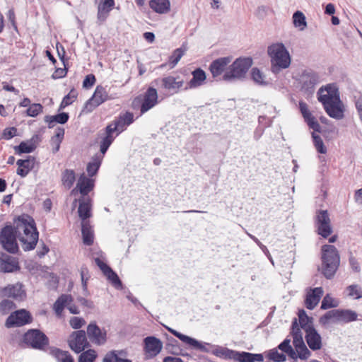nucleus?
<instances>
[{
  "mask_svg": "<svg viewBox=\"0 0 362 362\" xmlns=\"http://www.w3.org/2000/svg\"><path fill=\"white\" fill-rule=\"evenodd\" d=\"M14 225L23 250L24 251L34 250L39 238V233L34 218L23 214L14 220Z\"/></svg>",
  "mask_w": 362,
  "mask_h": 362,
  "instance_id": "nucleus-1",
  "label": "nucleus"
},
{
  "mask_svg": "<svg viewBox=\"0 0 362 362\" xmlns=\"http://www.w3.org/2000/svg\"><path fill=\"white\" fill-rule=\"evenodd\" d=\"M321 261L318 270L326 279H332L340 264L339 254L335 246L332 245L322 246Z\"/></svg>",
  "mask_w": 362,
  "mask_h": 362,
  "instance_id": "nucleus-2",
  "label": "nucleus"
},
{
  "mask_svg": "<svg viewBox=\"0 0 362 362\" xmlns=\"http://www.w3.org/2000/svg\"><path fill=\"white\" fill-rule=\"evenodd\" d=\"M252 65L250 57H239L236 59L222 76L225 81H233L245 78L247 71Z\"/></svg>",
  "mask_w": 362,
  "mask_h": 362,
  "instance_id": "nucleus-3",
  "label": "nucleus"
},
{
  "mask_svg": "<svg viewBox=\"0 0 362 362\" xmlns=\"http://www.w3.org/2000/svg\"><path fill=\"white\" fill-rule=\"evenodd\" d=\"M291 64V56L285 47L280 43H273V74H278L288 69Z\"/></svg>",
  "mask_w": 362,
  "mask_h": 362,
  "instance_id": "nucleus-4",
  "label": "nucleus"
},
{
  "mask_svg": "<svg viewBox=\"0 0 362 362\" xmlns=\"http://www.w3.org/2000/svg\"><path fill=\"white\" fill-rule=\"evenodd\" d=\"M357 313L351 310L335 309L321 316L319 322L323 326L328 325L331 320L334 322L348 323L357 320Z\"/></svg>",
  "mask_w": 362,
  "mask_h": 362,
  "instance_id": "nucleus-5",
  "label": "nucleus"
},
{
  "mask_svg": "<svg viewBox=\"0 0 362 362\" xmlns=\"http://www.w3.org/2000/svg\"><path fill=\"white\" fill-rule=\"evenodd\" d=\"M15 225H6L0 231V243L2 247L11 254L17 253L18 245L16 239L18 238L16 232Z\"/></svg>",
  "mask_w": 362,
  "mask_h": 362,
  "instance_id": "nucleus-6",
  "label": "nucleus"
},
{
  "mask_svg": "<svg viewBox=\"0 0 362 362\" xmlns=\"http://www.w3.org/2000/svg\"><path fill=\"white\" fill-rule=\"evenodd\" d=\"M23 341L28 346L37 350H45L49 343L47 335L37 329H28L23 334Z\"/></svg>",
  "mask_w": 362,
  "mask_h": 362,
  "instance_id": "nucleus-7",
  "label": "nucleus"
},
{
  "mask_svg": "<svg viewBox=\"0 0 362 362\" xmlns=\"http://www.w3.org/2000/svg\"><path fill=\"white\" fill-rule=\"evenodd\" d=\"M315 226L318 235L327 238L332 233L331 220L327 210H318L314 218Z\"/></svg>",
  "mask_w": 362,
  "mask_h": 362,
  "instance_id": "nucleus-8",
  "label": "nucleus"
},
{
  "mask_svg": "<svg viewBox=\"0 0 362 362\" xmlns=\"http://www.w3.org/2000/svg\"><path fill=\"white\" fill-rule=\"evenodd\" d=\"M158 92L153 87H149L144 95L136 97L133 104H140V111L144 114L153 108L158 103Z\"/></svg>",
  "mask_w": 362,
  "mask_h": 362,
  "instance_id": "nucleus-9",
  "label": "nucleus"
},
{
  "mask_svg": "<svg viewBox=\"0 0 362 362\" xmlns=\"http://www.w3.org/2000/svg\"><path fill=\"white\" fill-rule=\"evenodd\" d=\"M33 322L30 313L25 309L16 310L10 314L5 322L7 328L22 327Z\"/></svg>",
  "mask_w": 362,
  "mask_h": 362,
  "instance_id": "nucleus-10",
  "label": "nucleus"
},
{
  "mask_svg": "<svg viewBox=\"0 0 362 362\" xmlns=\"http://www.w3.org/2000/svg\"><path fill=\"white\" fill-rule=\"evenodd\" d=\"M84 330L80 329L73 332L68 339L70 349L76 354H79L90 346Z\"/></svg>",
  "mask_w": 362,
  "mask_h": 362,
  "instance_id": "nucleus-11",
  "label": "nucleus"
},
{
  "mask_svg": "<svg viewBox=\"0 0 362 362\" xmlns=\"http://www.w3.org/2000/svg\"><path fill=\"white\" fill-rule=\"evenodd\" d=\"M165 329L170 332L172 334H173L175 337H177L180 340H181L185 344H187L188 346H191L192 348L199 350L202 352L205 353H209L211 352L212 350L210 349V348H214V346L209 343H202L197 340L196 339H194L192 337H190L189 336H187L185 334H183L179 332H177L175 329H173L171 327L165 326Z\"/></svg>",
  "mask_w": 362,
  "mask_h": 362,
  "instance_id": "nucleus-12",
  "label": "nucleus"
},
{
  "mask_svg": "<svg viewBox=\"0 0 362 362\" xmlns=\"http://www.w3.org/2000/svg\"><path fill=\"white\" fill-rule=\"evenodd\" d=\"M112 98L109 96L107 92L102 86H98L92 97L86 103L83 111L91 112L95 108Z\"/></svg>",
  "mask_w": 362,
  "mask_h": 362,
  "instance_id": "nucleus-13",
  "label": "nucleus"
},
{
  "mask_svg": "<svg viewBox=\"0 0 362 362\" xmlns=\"http://www.w3.org/2000/svg\"><path fill=\"white\" fill-rule=\"evenodd\" d=\"M153 83L159 86L160 88L168 90L170 94L177 93L184 86V81L180 77L167 76L161 78L154 80Z\"/></svg>",
  "mask_w": 362,
  "mask_h": 362,
  "instance_id": "nucleus-14",
  "label": "nucleus"
},
{
  "mask_svg": "<svg viewBox=\"0 0 362 362\" xmlns=\"http://www.w3.org/2000/svg\"><path fill=\"white\" fill-rule=\"evenodd\" d=\"M87 336L89 340L98 346L104 345L107 341V332L100 329L95 322H91L87 327Z\"/></svg>",
  "mask_w": 362,
  "mask_h": 362,
  "instance_id": "nucleus-15",
  "label": "nucleus"
},
{
  "mask_svg": "<svg viewBox=\"0 0 362 362\" xmlns=\"http://www.w3.org/2000/svg\"><path fill=\"white\" fill-rule=\"evenodd\" d=\"M317 99L323 106L329 103L340 99L338 89L333 85L329 84L325 88L322 87L317 91Z\"/></svg>",
  "mask_w": 362,
  "mask_h": 362,
  "instance_id": "nucleus-16",
  "label": "nucleus"
},
{
  "mask_svg": "<svg viewBox=\"0 0 362 362\" xmlns=\"http://www.w3.org/2000/svg\"><path fill=\"white\" fill-rule=\"evenodd\" d=\"M1 295L4 297L12 298L16 300L22 301L26 298V293L21 283L9 284L1 291Z\"/></svg>",
  "mask_w": 362,
  "mask_h": 362,
  "instance_id": "nucleus-17",
  "label": "nucleus"
},
{
  "mask_svg": "<svg viewBox=\"0 0 362 362\" xmlns=\"http://www.w3.org/2000/svg\"><path fill=\"white\" fill-rule=\"evenodd\" d=\"M21 269L18 260L5 252H0V272L11 273L19 271Z\"/></svg>",
  "mask_w": 362,
  "mask_h": 362,
  "instance_id": "nucleus-18",
  "label": "nucleus"
},
{
  "mask_svg": "<svg viewBox=\"0 0 362 362\" xmlns=\"http://www.w3.org/2000/svg\"><path fill=\"white\" fill-rule=\"evenodd\" d=\"M95 262L117 289L122 288V283L118 275L106 263L99 257L95 258Z\"/></svg>",
  "mask_w": 362,
  "mask_h": 362,
  "instance_id": "nucleus-19",
  "label": "nucleus"
},
{
  "mask_svg": "<svg viewBox=\"0 0 362 362\" xmlns=\"http://www.w3.org/2000/svg\"><path fill=\"white\" fill-rule=\"evenodd\" d=\"M232 57H219L214 60L209 65V71L213 76L216 78L226 71L227 66L230 63Z\"/></svg>",
  "mask_w": 362,
  "mask_h": 362,
  "instance_id": "nucleus-20",
  "label": "nucleus"
},
{
  "mask_svg": "<svg viewBox=\"0 0 362 362\" xmlns=\"http://www.w3.org/2000/svg\"><path fill=\"white\" fill-rule=\"evenodd\" d=\"M144 350L148 358L156 356L163 348L162 341L153 336L144 339Z\"/></svg>",
  "mask_w": 362,
  "mask_h": 362,
  "instance_id": "nucleus-21",
  "label": "nucleus"
},
{
  "mask_svg": "<svg viewBox=\"0 0 362 362\" xmlns=\"http://www.w3.org/2000/svg\"><path fill=\"white\" fill-rule=\"evenodd\" d=\"M319 83V76L313 71H305L302 75V90L308 94L314 92L315 86Z\"/></svg>",
  "mask_w": 362,
  "mask_h": 362,
  "instance_id": "nucleus-22",
  "label": "nucleus"
},
{
  "mask_svg": "<svg viewBox=\"0 0 362 362\" xmlns=\"http://www.w3.org/2000/svg\"><path fill=\"white\" fill-rule=\"evenodd\" d=\"M305 332V341L313 351L320 350L322 348V337L315 328L310 329Z\"/></svg>",
  "mask_w": 362,
  "mask_h": 362,
  "instance_id": "nucleus-23",
  "label": "nucleus"
},
{
  "mask_svg": "<svg viewBox=\"0 0 362 362\" xmlns=\"http://www.w3.org/2000/svg\"><path fill=\"white\" fill-rule=\"evenodd\" d=\"M192 78L187 83L184 90L193 89L202 86L206 79V72L201 68H197L192 72Z\"/></svg>",
  "mask_w": 362,
  "mask_h": 362,
  "instance_id": "nucleus-24",
  "label": "nucleus"
},
{
  "mask_svg": "<svg viewBox=\"0 0 362 362\" xmlns=\"http://www.w3.org/2000/svg\"><path fill=\"white\" fill-rule=\"evenodd\" d=\"M327 115L334 119H341L344 117V110L340 99L323 106Z\"/></svg>",
  "mask_w": 362,
  "mask_h": 362,
  "instance_id": "nucleus-25",
  "label": "nucleus"
},
{
  "mask_svg": "<svg viewBox=\"0 0 362 362\" xmlns=\"http://www.w3.org/2000/svg\"><path fill=\"white\" fill-rule=\"evenodd\" d=\"M323 289L322 287H317L311 289L306 295L305 304L308 309L313 310L318 304L322 296Z\"/></svg>",
  "mask_w": 362,
  "mask_h": 362,
  "instance_id": "nucleus-26",
  "label": "nucleus"
},
{
  "mask_svg": "<svg viewBox=\"0 0 362 362\" xmlns=\"http://www.w3.org/2000/svg\"><path fill=\"white\" fill-rule=\"evenodd\" d=\"M16 164L18 168L16 173L22 177H25L29 172L34 168L35 164V158L31 156H28L25 160L19 159L17 160Z\"/></svg>",
  "mask_w": 362,
  "mask_h": 362,
  "instance_id": "nucleus-27",
  "label": "nucleus"
},
{
  "mask_svg": "<svg viewBox=\"0 0 362 362\" xmlns=\"http://www.w3.org/2000/svg\"><path fill=\"white\" fill-rule=\"evenodd\" d=\"M114 6V0H102L98 7L97 18L99 24L103 23L106 20Z\"/></svg>",
  "mask_w": 362,
  "mask_h": 362,
  "instance_id": "nucleus-28",
  "label": "nucleus"
},
{
  "mask_svg": "<svg viewBox=\"0 0 362 362\" xmlns=\"http://www.w3.org/2000/svg\"><path fill=\"white\" fill-rule=\"evenodd\" d=\"M38 139L37 135H34L29 141H22L18 146H14V150L17 154L30 153L35 151L37 146L35 141Z\"/></svg>",
  "mask_w": 362,
  "mask_h": 362,
  "instance_id": "nucleus-29",
  "label": "nucleus"
},
{
  "mask_svg": "<svg viewBox=\"0 0 362 362\" xmlns=\"http://www.w3.org/2000/svg\"><path fill=\"white\" fill-rule=\"evenodd\" d=\"M69 119V115L67 112H61L55 115H45L44 121L47 124L49 129L53 128L57 123L60 124H66Z\"/></svg>",
  "mask_w": 362,
  "mask_h": 362,
  "instance_id": "nucleus-30",
  "label": "nucleus"
},
{
  "mask_svg": "<svg viewBox=\"0 0 362 362\" xmlns=\"http://www.w3.org/2000/svg\"><path fill=\"white\" fill-rule=\"evenodd\" d=\"M233 361L238 362L262 361L264 358L261 354H252L249 352H239L235 351Z\"/></svg>",
  "mask_w": 362,
  "mask_h": 362,
  "instance_id": "nucleus-31",
  "label": "nucleus"
},
{
  "mask_svg": "<svg viewBox=\"0 0 362 362\" xmlns=\"http://www.w3.org/2000/svg\"><path fill=\"white\" fill-rule=\"evenodd\" d=\"M93 180L87 177L84 174H82L76 185V188L78 189L80 193L83 196H86L93 189Z\"/></svg>",
  "mask_w": 362,
  "mask_h": 362,
  "instance_id": "nucleus-32",
  "label": "nucleus"
},
{
  "mask_svg": "<svg viewBox=\"0 0 362 362\" xmlns=\"http://www.w3.org/2000/svg\"><path fill=\"white\" fill-rule=\"evenodd\" d=\"M103 159V155H99V153H96L91 158V160L86 166V171L90 177H93L97 174Z\"/></svg>",
  "mask_w": 362,
  "mask_h": 362,
  "instance_id": "nucleus-33",
  "label": "nucleus"
},
{
  "mask_svg": "<svg viewBox=\"0 0 362 362\" xmlns=\"http://www.w3.org/2000/svg\"><path fill=\"white\" fill-rule=\"evenodd\" d=\"M149 6L158 13H166L170 11V4L169 0H151Z\"/></svg>",
  "mask_w": 362,
  "mask_h": 362,
  "instance_id": "nucleus-34",
  "label": "nucleus"
},
{
  "mask_svg": "<svg viewBox=\"0 0 362 362\" xmlns=\"http://www.w3.org/2000/svg\"><path fill=\"white\" fill-rule=\"evenodd\" d=\"M298 325L301 329L307 332L309 328L313 329V318L309 317L303 309L299 310L298 313Z\"/></svg>",
  "mask_w": 362,
  "mask_h": 362,
  "instance_id": "nucleus-35",
  "label": "nucleus"
},
{
  "mask_svg": "<svg viewBox=\"0 0 362 362\" xmlns=\"http://www.w3.org/2000/svg\"><path fill=\"white\" fill-rule=\"evenodd\" d=\"M81 233L83 236V242L86 245L90 246L93 243V232L91 229L89 221H82Z\"/></svg>",
  "mask_w": 362,
  "mask_h": 362,
  "instance_id": "nucleus-36",
  "label": "nucleus"
},
{
  "mask_svg": "<svg viewBox=\"0 0 362 362\" xmlns=\"http://www.w3.org/2000/svg\"><path fill=\"white\" fill-rule=\"evenodd\" d=\"M64 129L63 127H57L55 134L51 138L50 144L52 146V153H56L60 148V144L64 139Z\"/></svg>",
  "mask_w": 362,
  "mask_h": 362,
  "instance_id": "nucleus-37",
  "label": "nucleus"
},
{
  "mask_svg": "<svg viewBox=\"0 0 362 362\" xmlns=\"http://www.w3.org/2000/svg\"><path fill=\"white\" fill-rule=\"evenodd\" d=\"M72 300L71 295L62 294L55 301L53 309L57 315H61L65 306Z\"/></svg>",
  "mask_w": 362,
  "mask_h": 362,
  "instance_id": "nucleus-38",
  "label": "nucleus"
},
{
  "mask_svg": "<svg viewBox=\"0 0 362 362\" xmlns=\"http://www.w3.org/2000/svg\"><path fill=\"white\" fill-rule=\"evenodd\" d=\"M79 206L78 213L80 218L83 221H87L86 219L91 216V205L90 200L85 202L83 199H79Z\"/></svg>",
  "mask_w": 362,
  "mask_h": 362,
  "instance_id": "nucleus-39",
  "label": "nucleus"
},
{
  "mask_svg": "<svg viewBox=\"0 0 362 362\" xmlns=\"http://www.w3.org/2000/svg\"><path fill=\"white\" fill-rule=\"evenodd\" d=\"M291 334L293 337V345L305 343L303 339L301 328L300 327L296 318H294L292 321Z\"/></svg>",
  "mask_w": 362,
  "mask_h": 362,
  "instance_id": "nucleus-40",
  "label": "nucleus"
},
{
  "mask_svg": "<svg viewBox=\"0 0 362 362\" xmlns=\"http://www.w3.org/2000/svg\"><path fill=\"white\" fill-rule=\"evenodd\" d=\"M235 351L230 350L226 347L216 346L212 349L211 353L217 357L223 359H234Z\"/></svg>",
  "mask_w": 362,
  "mask_h": 362,
  "instance_id": "nucleus-41",
  "label": "nucleus"
},
{
  "mask_svg": "<svg viewBox=\"0 0 362 362\" xmlns=\"http://www.w3.org/2000/svg\"><path fill=\"white\" fill-rule=\"evenodd\" d=\"M76 180V174L73 170L66 169L62 175V182L63 185L67 188L70 189Z\"/></svg>",
  "mask_w": 362,
  "mask_h": 362,
  "instance_id": "nucleus-42",
  "label": "nucleus"
},
{
  "mask_svg": "<svg viewBox=\"0 0 362 362\" xmlns=\"http://www.w3.org/2000/svg\"><path fill=\"white\" fill-rule=\"evenodd\" d=\"M185 51L186 49H183L182 47L177 48L173 51V54L169 57V64L171 69L174 68L177 64Z\"/></svg>",
  "mask_w": 362,
  "mask_h": 362,
  "instance_id": "nucleus-43",
  "label": "nucleus"
},
{
  "mask_svg": "<svg viewBox=\"0 0 362 362\" xmlns=\"http://www.w3.org/2000/svg\"><path fill=\"white\" fill-rule=\"evenodd\" d=\"M293 24L301 30L307 26L305 15L300 11H296L293 15Z\"/></svg>",
  "mask_w": 362,
  "mask_h": 362,
  "instance_id": "nucleus-44",
  "label": "nucleus"
},
{
  "mask_svg": "<svg viewBox=\"0 0 362 362\" xmlns=\"http://www.w3.org/2000/svg\"><path fill=\"white\" fill-rule=\"evenodd\" d=\"M296 351L298 358L300 360H307L311 356L310 351L307 348L305 343L293 345Z\"/></svg>",
  "mask_w": 362,
  "mask_h": 362,
  "instance_id": "nucleus-45",
  "label": "nucleus"
},
{
  "mask_svg": "<svg viewBox=\"0 0 362 362\" xmlns=\"http://www.w3.org/2000/svg\"><path fill=\"white\" fill-rule=\"evenodd\" d=\"M303 117L310 129H313L315 132H320L321 127L310 111L303 115Z\"/></svg>",
  "mask_w": 362,
  "mask_h": 362,
  "instance_id": "nucleus-46",
  "label": "nucleus"
},
{
  "mask_svg": "<svg viewBox=\"0 0 362 362\" xmlns=\"http://www.w3.org/2000/svg\"><path fill=\"white\" fill-rule=\"evenodd\" d=\"M97 357V354L93 349H88L81 352L78 362H93Z\"/></svg>",
  "mask_w": 362,
  "mask_h": 362,
  "instance_id": "nucleus-47",
  "label": "nucleus"
},
{
  "mask_svg": "<svg viewBox=\"0 0 362 362\" xmlns=\"http://www.w3.org/2000/svg\"><path fill=\"white\" fill-rule=\"evenodd\" d=\"M338 305V300L333 298L329 294H327L322 300L321 309L327 310L332 308H336Z\"/></svg>",
  "mask_w": 362,
  "mask_h": 362,
  "instance_id": "nucleus-48",
  "label": "nucleus"
},
{
  "mask_svg": "<svg viewBox=\"0 0 362 362\" xmlns=\"http://www.w3.org/2000/svg\"><path fill=\"white\" fill-rule=\"evenodd\" d=\"M312 137L313 139L314 146L317 149V152L323 154L326 153L327 148L325 146L323 141L320 136L316 134L315 132H313Z\"/></svg>",
  "mask_w": 362,
  "mask_h": 362,
  "instance_id": "nucleus-49",
  "label": "nucleus"
},
{
  "mask_svg": "<svg viewBox=\"0 0 362 362\" xmlns=\"http://www.w3.org/2000/svg\"><path fill=\"white\" fill-rule=\"evenodd\" d=\"M16 308L15 303L8 299H4L0 302V313L2 315L8 314L11 310Z\"/></svg>",
  "mask_w": 362,
  "mask_h": 362,
  "instance_id": "nucleus-50",
  "label": "nucleus"
},
{
  "mask_svg": "<svg viewBox=\"0 0 362 362\" xmlns=\"http://www.w3.org/2000/svg\"><path fill=\"white\" fill-rule=\"evenodd\" d=\"M114 141V138H111L109 136H105L100 143V153L99 155H103V158L104 157V155L107 152V149L112 144V143Z\"/></svg>",
  "mask_w": 362,
  "mask_h": 362,
  "instance_id": "nucleus-51",
  "label": "nucleus"
},
{
  "mask_svg": "<svg viewBox=\"0 0 362 362\" xmlns=\"http://www.w3.org/2000/svg\"><path fill=\"white\" fill-rule=\"evenodd\" d=\"M349 293L348 295L351 297H354L356 299L362 298V288L357 284L350 285L346 288Z\"/></svg>",
  "mask_w": 362,
  "mask_h": 362,
  "instance_id": "nucleus-52",
  "label": "nucleus"
},
{
  "mask_svg": "<svg viewBox=\"0 0 362 362\" xmlns=\"http://www.w3.org/2000/svg\"><path fill=\"white\" fill-rule=\"evenodd\" d=\"M43 107L40 103H33L29 106L26 112L30 117H36L42 112Z\"/></svg>",
  "mask_w": 362,
  "mask_h": 362,
  "instance_id": "nucleus-53",
  "label": "nucleus"
},
{
  "mask_svg": "<svg viewBox=\"0 0 362 362\" xmlns=\"http://www.w3.org/2000/svg\"><path fill=\"white\" fill-rule=\"evenodd\" d=\"M54 356L59 362H64L71 357V354L66 351L59 349H55L52 351Z\"/></svg>",
  "mask_w": 362,
  "mask_h": 362,
  "instance_id": "nucleus-54",
  "label": "nucleus"
},
{
  "mask_svg": "<svg viewBox=\"0 0 362 362\" xmlns=\"http://www.w3.org/2000/svg\"><path fill=\"white\" fill-rule=\"evenodd\" d=\"M251 76L252 80L258 84H264V76L263 74L259 71V69L255 67L252 69L251 71Z\"/></svg>",
  "mask_w": 362,
  "mask_h": 362,
  "instance_id": "nucleus-55",
  "label": "nucleus"
},
{
  "mask_svg": "<svg viewBox=\"0 0 362 362\" xmlns=\"http://www.w3.org/2000/svg\"><path fill=\"white\" fill-rule=\"evenodd\" d=\"M118 121H121L120 127L123 128L124 126H128L134 122V115L132 112H127L124 115L120 116Z\"/></svg>",
  "mask_w": 362,
  "mask_h": 362,
  "instance_id": "nucleus-56",
  "label": "nucleus"
},
{
  "mask_svg": "<svg viewBox=\"0 0 362 362\" xmlns=\"http://www.w3.org/2000/svg\"><path fill=\"white\" fill-rule=\"evenodd\" d=\"M69 322L71 327L75 329H80L86 324L84 319L78 317H71Z\"/></svg>",
  "mask_w": 362,
  "mask_h": 362,
  "instance_id": "nucleus-57",
  "label": "nucleus"
},
{
  "mask_svg": "<svg viewBox=\"0 0 362 362\" xmlns=\"http://www.w3.org/2000/svg\"><path fill=\"white\" fill-rule=\"evenodd\" d=\"M121 121H116L113 124H109L105 128V136H109L114 138L112 134L116 132L119 128H121Z\"/></svg>",
  "mask_w": 362,
  "mask_h": 362,
  "instance_id": "nucleus-58",
  "label": "nucleus"
},
{
  "mask_svg": "<svg viewBox=\"0 0 362 362\" xmlns=\"http://www.w3.org/2000/svg\"><path fill=\"white\" fill-rule=\"evenodd\" d=\"M17 129L14 127H8L4 129L2 133V138L6 140H9L16 136Z\"/></svg>",
  "mask_w": 362,
  "mask_h": 362,
  "instance_id": "nucleus-59",
  "label": "nucleus"
},
{
  "mask_svg": "<svg viewBox=\"0 0 362 362\" xmlns=\"http://www.w3.org/2000/svg\"><path fill=\"white\" fill-rule=\"evenodd\" d=\"M95 81L96 79L93 74H88L83 81V87L85 88H89L94 85Z\"/></svg>",
  "mask_w": 362,
  "mask_h": 362,
  "instance_id": "nucleus-60",
  "label": "nucleus"
},
{
  "mask_svg": "<svg viewBox=\"0 0 362 362\" xmlns=\"http://www.w3.org/2000/svg\"><path fill=\"white\" fill-rule=\"evenodd\" d=\"M349 264H350L351 269L355 272H360L361 267H360L359 263H358V260L356 259V258L353 256L351 252L350 253V256H349Z\"/></svg>",
  "mask_w": 362,
  "mask_h": 362,
  "instance_id": "nucleus-61",
  "label": "nucleus"
},
{
  "mask_svg": "<svg viewBox=\"0 0 362 362\" xmlns=\"http://www.w3.org/2000/svg\"><path fill=\"white\" fill-rule=\"evenodd\" d=\"M76 98L77 93L74 89H72L67 95L63 98L62 100H64L65 102H67L68 104L71 105Z\"/></svg>",
  "mask_w": 362,
  "mask_h": 362,
  "instance_id": "nucleus-62",
  "label": "nucleus"
},
{
  "mask_svg": "<svg viewBox=\"0 0 362 362\" xmlns=\"http://www.w3.org/2000/svg\"><path fill=\"white\" fill-rule=\"evenodd\" d=\"M67 72V70L66 68H59L55 70V71L53 73L52 77L54 79L61 78L66 76Z\"/></svg>",
  "mask_w": 362,
  "mask_h": 362,
  "instance_id": "nucleus-63",
  "label": "nucleus"
},
{
  "mask_svg": "<svg viewBox=\"0 0 362 362\" xmlns=\"http://www.w3.org/2000/svg\"><path fill=\"white\" fill-rule=\"evenodd\" d=\"M119 357L115 353V351L108 352L103 358V362H113L114 360L117 361Z\"/></svg>",
  "mask_w": 362,
  "mask_h": 362,
  "instance_id": "nucleus-64",
  "label": "nucleus"
}]
</instances>
